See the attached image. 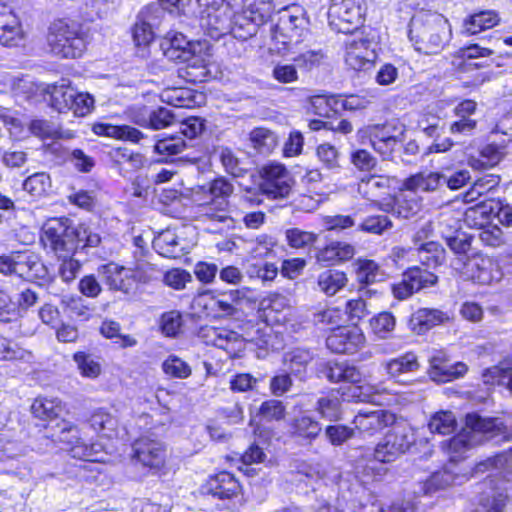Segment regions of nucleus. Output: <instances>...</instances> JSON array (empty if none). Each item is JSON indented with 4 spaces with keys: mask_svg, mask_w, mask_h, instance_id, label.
Listing matches in <instances>:
<instances>
[{
    "mask_svg": "<svg viewBox=\"0 0 512 512\" xmlns=\"http://www.w3.org/2000/svg\"><path fill=\"white\" fill-rule=\"evenodd\" d=\"M41 242L58 258L73 256L78 249L94 248L101 237L84 224L73 225L69 218H52L41 230Z\"/></svg>",
    "mask_w": 512,
    "mask_h": 512,
    "instance_id": "f257e3e1",
    "label": "nucleus"
},
{
    "mask_svg": "<svg viewBox=\"0 0 512 512\" xmlns=\"http://www.w3.org/2000/svg\"><path fill=\"white\" fill-rule=\"evenodd\" d=\"M408 36L417 51L429 55L439 53L450 41L452 32L442 14L422 11L411 18Z\"/></svg>",
    "mask_w": 512,
    "mask_h": 512,
    "instance_id": "f03ea898",
    "label": "nucleus"
},
{
    "mask_svg": "<svg viewBox=\"0 0 512 512\" xmlns=\"http://www.w3.org/2000/svg\"><path fill=\"white\" fill-rule=\"evenodd\" d=\"M505 433L506 427L499 419L483 418L476 413L468 414L465 427L447 442L450 460L456 462L473 446L504 436Z\"/></svg>",
    "mask_w": 512,
    "mask_h": 512,
    "instance_id": "7ed1b4c3",
    "label": "nucleus"
},
{
    "mask_svg": "<svg viewBox=\"0 0 512 512\" xmlns=\"http://www.w3.org/2000/svg\"><path fill=\"white\" fill-rule=\"evenodd\" d=\"M47 44L54 56L76 59L86 50L87 32L83 24L76 20L56 19L48 27Z\"/></svg>",
    "mask_w": 512,
    "mask_h": 512,
    "instance_id": "20e7f679",
    "label": "nucleus"
},
{
    "mask_svg": "<svg viewBox=\"0 0 512 512\" xmlns=\"http://www.w3.org/2000/svg\"><path fill=\"white\" fill-rule=\"evenodd\" d=\"M309 35V19L297 6L283 9L272 29V40L279 53L296 51Z\"/></svg>",
    "mask_w": 512,
    "mask_h": 512,
    "instance_id": "39448f33",
    "label": "nucleus"
},
{
    "mask_svg": "<svg viewBox=\"0 0 512 512\" xmlns=\"http://www.w3.org/2000/svg\"><path fill=\"white\" fill-rule=\"evenodd\" d=\"M271 9V4L265 0H245L242 9L233 12L229 34L242 41L250 39L268 20Z\"/></svg>",
    "mask_w": 512,
    "mask_h": 512,
    "instance_id": "423d86ee",
    "label": "nucleus"
},
{
    "mask_svg": "<svg viewBox=\"0 0 512 512\" xmlns=\"http://www.w3.org/2000/svg\"><path fill=\"white\" fill-rule=\"evenodd\" d=\"M199 7V23L203 31L218 40L229 34L233 10L225 0H196Z\"/></svg>",
    "mask_w": 512,
    "mask_h": 512,
    "instance_id": "0eeeda50",
    "label": "nucleus"
},
{
    "mask_svg": "<svg viewBox=\"0 0 512 512\" xmlns=\"http://www.w3.org/2000/svg\"><path fill=\"white\" fill-rule=\"evenodd\" d=\"M366 10L365 0H332L329 26L337 33H353L363 24Z\"/></svg>",
    "mask_w": 512,
    "mask_h": 512,
    "instance_id": "6e6552de",
    "label": "nucleus"
},
{
    "mask_svg": "<svg viewBox=\"0 0 512 512\" xmlns=\"http://www.w3.org/2000/svg\"><path fill=\"white\" fill-rule=\"evenodd\" d=\"M198 337L204 344L223 349L233 358L238 357L244 349L242 335L228 328L203 326L198 331Z\"/></svg>",
    "mask_w": 512,
    "mask_h": 512,
    "instance_id": "1a4fd4ad",
    "label": "nucleus"
},
{
    "mask_svg": "<svg viewBox=\"0 0 512 512\" xmlns=\"http://www.w3.org/2000/svg\"><path fill=\"white\" fill-rule=\"evenodd\" d=\"M372 41L363 32L352 33L345 42V62L355 71L368 69L376 58Z\"/></svg>",
    "mask_w": 512,
    "mask_h": 512,
    "instance_id": "9d476101",
    "label": "nucleus"
},
{
    "mask_svg": "<svg viewBox=\"0 0 512 512\" xmlns=\"http://www.w3.org/2000/svg\"><path fill=\"white\" fill-rule=\"evenodd\" d=\"M263 182L261 189L264 194L273 199L287 197L293 180L289 171L282 164L270 163L262 169Z\"/></svg>",
    "mask_w": 512,
    "mask_h": 512,
    "instance_id": "9b49d317",
    "label": "nucleus"
},
{
    "mask_svg": "<svg viewBox=\"0 0 512 512\" xmlns=\"http://www.w3.org/2000/svg\"><path fill=\"white\" fill-rule=\"evenodd\" d=\"M437 279V276L432 272L413 267L403 273L399 282L392 285V292L395 298L404 300L421 289L435 285Z\"/></svg>",
    "mask_w": 512,
    "mask_h": 512,
    "instance_id": "f8f14e48",
    "label": "nucleus"
},
{
    "mask_svg": "<svg viewBox=\"0 0 512 512\" xmlns=\"http://www.w3.org/2000/svg\"><path fill=\"white\" fill-rule=\"evenodd\" d=\"M463 274L466 279L482 285L499 282L503 277L498 262L484 256H475L464 262Z\"/></svg>",
    "mask_w": 512,
    "mask_h": 512,
    "instance_id": "ddd939ff",
    "label": "nucleus"
},
{
    "mask_svg": "<svg viewBox=\"0 0 512 512\" xmlns=\"http://www.w3.org/2000/svg\"><path fill=\"white\" fill-rule=\"evenodd\" d=\"M131 457L133 461L143 467L158 471L165 464L166 450L164 445L157 440L140 438L132 445Z\"/></svg>",
    "mask_w": 512,
    "mask_h": 512,
    "instance_id": "4468645a",
    "label": "nucleus"
},
{
    "mask_svg": "<svg viewBox=\"0 0 512 512\" xmlns=\"http://www.w3.org/2000/svg\"><path fill=\"white\" fill-rule=\"evenodd\" d=\"M241 487L236 478L228 472H220L211 477L203 487L207 495L220 500H229L232 502L227 507L235 510L239 507V494Z\"/></svg>",
    "mask_w": 512,
    "mask_h": 512,
    "instance_id": "2eb2a0df",
    "label": "nucleus"
},
{
    "mask_svg": "<svg viewBox=\"0 0 512 512\" xmlns=\"http://www.w3.org/2000/svg\"><path fill=\"white\" fill-rule=\"evenodd\" d=\"M396 416L389 410H360L354 417L355 428L365 436H373L395 423Z\"/></svg>",
    "mask_w": 512,
    "mask_h": 512,
    "instance_id": "dca6fc26",
    "label": "nucleus"
},
{
    "mask_svg": "<svg viewBox=\"0 0 512 512\" xmlns=\"http://www.w3.org/2000/svg\"><path fill=\"white\" fill-rule=\"evenodd\" d=\"M99 278L110 290L129 294L134 287V279L131 268L119 265L115 262L100 265L97 268Z\"/></svg>",
    "mask_w": 512,
    "mask_h": 512,
    "instance_id": "f3484780",
    "label": "nucleus"
},
{
    "mask_svg": "<svg viewBox=\"0 0 512 512\" xmlns=\"http://www.w3.org/2000/svg\"><path fill=\"white\" fill-rule=\"evenodd\" d=\"M365 342V336L357 327H337L326 339V346L334 353H354Z\"/></svg>",
    "mask_w": 512,
    "mask_h": 512,
    "instance_id": "a211bd4d",
    "label": "nucleus"
},
{
    "mask_svg": "<svg viewBox=\"0 0 512 512\" xmlns=\"http://www.w3.org/2000/svg\"><path fill=\"white\" fill-rule=\"evenodd\" d=\"M512 499V484L501 480L484 492L479 499V507L482 512H506V508Z\"/></svg>",
    "mask_w": 512,
    "mask_h": 512,
    "instance_id": "6ab92c4d",
    "label": "nucleus"
},
{
    "mask_svg": "<svg viewBox=\"0 0 512 512\" xmlns=\"http://www.w3.org/2000/svg\"><path fill=\"white\" fill-rule=\"evenodd\" d=\"M23 38L21 24L12 8L0 3V44L17 46Z\"/></svg>",
    "mask_w": 512,
    "mask_h": 512,
    "instance_id": "aec40b11",
    "label": "nucleus"
},
{
    "mask_svg": "<svg viewBox=\"0 0 512 512\" xmlns=\"http://www.w3.org/2000/svg\"><path fill=\"white\" fill-rule=\"evenodd\" d=\"M15 257V275L28 279H44L47 275V269L40 258L32 252H14Z\"/></svg>",
    "mask_w": 512,
    "mask_h": 512,
    "instance_id": "412c9836",
    "label": "nucleus"
},
{
    "mask_svg": "<svg viewBox=\"0 0 512 512\" xmlns=\"http://www.w3.org/2000/svg\"><path fill=\"white\" fill-rule=\"evenodd\" d=\"M163 55L170 61H186L191 58L190 42L182 33L168 32L160 42Z\"/></svg>",
    "mask_w": 512,
    "mask_h": 512,
    "instance_id": "4be33fe9",
    "label": "nucleus"
},
{
    "mask_svg": "<svg viewBox=\"0 0 512 512\" xmlns=\"http://www.w3.org/2000/svg\"><path fill=\"white\" fill-rule=\"evenodd\" d=\"M289 431L292 437L312 443L321 434L322 426L313 417L301 414L291 420Z\"/></svg>",
    "mask_w": 512,
    "mask_h": 512,
    "instance_id": "5701e85b",
    "label": "nucleus"
},
{
    "mask_svg": "<svg viewBox=\"0 0 512 512\" xmlns=\"http://www.w3.org/2000/svg\"><path fill=\"white\" fill-rule=\"evenodd\" d=\"M47 93L50 96V105L59 113H65L71 110L73 106V97L76 96V89L71 87L68 80L62 79L53 85L47 87Z\"/></svg>",
    "mask_w": 512,
    "mask_h": 512,
    "instance_id": "b1692460",
    "label": "nucleus"
},
{
    "mask_svg": "<svg viewBox=\"0 0 512 512\" xmlns=\"http://www.w3.org/2000/svg\"><path fill=\"white\" fill-rule=\"evenodd\" d=\"M448 313L435 308H420L411 318V326L418 334L425 333L436 325L449 321Z\"/></svg>",
    "mask_w": 512,
    "mask_h": 512,
    "instance_id": "393cba45",
    "label": "nucleus"
},
{
    "mask_svg": "<svg viewBox=\"0 0 512 512\" xmlns=\"http://www.w3.org/2000/svg\"><path fill=\"white\" fill-rule=\"evenodd\" d=\"M323 374L330 382L333 383L349 382L352 384H358L362 381V373L359 369L344 362L327 363L323 369Z\"/></svg>",
    "mask_w": 512,
    "mask_h": 512,
    "instance_id": "a878e982",
    "label": "nucleus"
},
{
    "mask_svg": "<svg viewBox=\"0 0 512 512\" xmlns=\"http://www.w3.org/2000/svg\"><path fill=\"white\" fill-rule=\"evenodd\" d=\"M93 132L97 135L130 141L133 143H138L144 137V134L140 130L129 125L97 123L93 126Z\"/></svg>",
    "mask_w": 512,
    "mask_h": 512,
    "instance_id": "bb28decb",
    "label": "nucleus"
},
{
    "mask_svg": "<svg viewBox=\"0 0 512 512\" xmlns=\"http://www.w3.org/2000/svg\"><path fill=\"white\" fill-rule=\"evenodd\" d=\"M229 200H209L199 206L200 216L204 219L227 224L228 227L233 223L230 216Z\"/></svg>",
    "mask_w": 512,
    "mask_h": 512,
    "instance_id": "cd10ccee",
    "label": "nucleus"
},
{
    "mask_svg": "<svg viewBox=\"0 0 512 512\" xmlns=\"http://www.w3.org/2000/svg\"><path fill=\"white\" fill-rule=\"evenodd\" d=\"M442 173L437 172H421L408 177L404 181V187L412 192L423 191L433 192L437 190L442 184Z\"/></svg>",
    "mask_w": 512,
    "mask_h": 512,
    "instance_id": "c85d7f7f",
    "label": "nucleus"
},
{
    "mask_svg": "<svg viewBox=\"0 0 512 512\" xmlns=\"http://www.w3.org/2000/svg\"><path fill=\"white\" fill-rule=\"evenodd\" d=\"M421 208L420 202L415 196L401 195L394 204H385L380 206V210L385 213L392 212L398 218L408 219L416 215Z\"/></svg>",
    "mask_w": 512,
    "mask_h": 512,
    "instance_id": "c756f323",
    "label": "nucleus"
},
{
    "mask_svg": "<svg viewBox=\"0 0 512 512\" xmlns=\"http://www.w3.org/2000/svg\"><path fill=\"white\" fill-rule=\"evenodd\" d=\"M498 15L493 11H482L470 16L464 21L463 34L475 35L482 30L490 29L497 25Z\"/></svg>",
    "mask_w": 512,
    "mask_h": 512,
    "instance_id": "7c9ffc66",
    "label": "nucleus"
},
{
    "mask_svg": "<svg viewBox=\"0 0 512 512\" xmlns=\"http://www.w3.org/2000/svg\"><path fill=\"white\" fill-rule=\"evenodd\" d=\"M109 161L114 166L120 167L128 164L131 169H140L145 163V158L142 154L133 152L126 147H114L106 153Z\"/></svg>",
    "mask_w": 512,
    "mask_h": 512,
    "instance_id": "2f4dec72",
    "label": "nucleus"
},
{
    "mask_svg": "<svg viewBox=\"0 0 512 512\" xmlns=\"http://www.w3.org/2000/svg\"><path fill=\"white\" fill-rule=\"evenodd\" d=\"M385 273L374 260H359L356 268V279L359 284L368 286L385 280Z\"/></svg>",
    "mask_w": 512,
    "mask_h": 512,
    "instance_id": "473e14b6",
    "label": "nucleus"
},
{
    "mask_svg": "<svg viewBox=\"0 0 512 512\" xmlns=\"http://www.w3.org/2000/svg\"><path fill=\"white\" fill-rule=\"evenodd\" d=\"M153 248L166 258H179L182 252L177 235L170 230L161 232L153 240Z\"/></svg>",
    "mask_w": 512,
    "mask_h": 512,
    "instance_id": "72a5a7b5",
    "label": "nucleus"
},
{
    "mask_svg": "<svg viewBox=\"0 0 512 512\" xmlns=\"http://www.w3.org/2000/svg\"><path fill=\"white\" fill-rule=\"evenodd\" d=\"M161 97L174 107L191 108L198 103L194 91L184 87L168 88L162 92Z\"/></svg>",
    "mask_w": 512,
    "mask_h": 512,
    "instance_id": "f704fd0d",
    "label": "nucleus"
},
{
    "mask_svg": "<svg viewBox=\"0 0 512 512\" xmlns=\"http://www.w3.org/2000/svg\"><path fill=\"white\" fill-rule=\"evenodd\" d=\"M318 286L328 296L335 295L347 283L346 274L339 270H325L318 276Z\"/></svg>",
    "mask_w": 512,
    "mask_h": 512,
    "instance_id": "c9c22d12",
    "label": "nucleus"
},
{
    "mask_svg": "<svg viewBox=\"0 0 512 512\" xmlns=\"http://www.w3.org/2000/svg\"><path fill=\"white\" fill-rule=\"evenodd\" d=\"M316 411L328 421H338L342 418L341 399L338 394L330 393L320 397L316 403Z\"/></svg>",
    "mask_w": 512,
    "mask_h": 512,
    "instance_id": "e433bc0d",
    "label": "nucleus"
},
{
    "mask_svg": "<svg viewBox=\"0 0 512 512\" xmlns=\"http://www.w3.org/2000/svg\"><path fill=\"white\" fill-rule=\"evenodd\" d=\"M493 213L492 206L482 201L472 207H469L464 213V222L471 228H477L480 231L488 225L490 215Z\"/></svg>",
    "mask_w": 512,
    "mask_h": 512,
    "instance_id": "4c0bfd02",
    "label": "nucleus"
},
{
    "mask_svg": "<svg viewBox=\"0 0 512 512\" xmlns=\"http://www.w3.org/2000/svg\"><path fill=\"white\" fill-rule=\"evenodd\" d=\"M385 438L391 442H395L396 448H398L404 454L411 448L415 443V433L411 427L405 424H396L391 431H389Z\"/></svg>",
    "mask_w": 512,
    "mask_h": 512,
    "instance_id": "58836bf2",
    "label": "nucleus"
},
{
    "mask_svg": "<svg viewBox=\"0 0 512 512\" xmlns=\"http://www.w3.org/2000/svg\"><path fill=\"white\" fill-rule=\"evenodd\" d=\"M419 368L417 356L408 352L386 363V371L392 377H398L403 373L415 372Z\"/></svg>",
    "mask_w": 512,
    "mask_h": 512,
    "instance_id": "ea45409f",
    "label": "nucleus"
},
{
    "mask_svg": "<svg viewBox=\"0 0 512 512\" xmlns=\"http://www.w3.org/2000/svg\"><path fill=\"white\" fill-rule=\"evenodd\" d=\"M457 426L455 415L451 411H438L434 413L428 423L430 432L447 435Z\"/></svg>",
    "mask_w": 512,
    "mask_h": 512,
    "instance_id": "a19ab883",
    "label": "nucleus"
},
{
    "mask_svg": "<svg viewBox=\"0 0 512 512\" xmlns=\"http://www.w3.org/2000/svg\"><path fill=\"white\" fill-rule=\"evenodd\" d=\"M250 141L253 147L261 154H269L277 146V136L266 128H255L250 133Z\"/></svg>",
    "mask_w": 512,
    "mask_h": 512,
    "instance_id": "79ce46f5",
    "label": "nucleus"
},
{
    "mask_svg": "<svg viewBox=\"0 0 512 512\" xmlns=\"http://www.w3.org/2000/svg\"><path fill=\"white\" fill-rule=\"evenodd\" d=\"M61 411V402L58 399L38 398L31 406L32 414L42 420L57 418Z\"/></svg>",
    "mask_w": 512,
    "mask_h": 512,
    "instance_id": "37998d69",
    "label": "nucleus"
},
{
    "mask_svg": "<svg viewBox=\"0 0 512 512\" xmlns=\"http://www.w3.org/2000/svg\"><path fill=\"white\" fill-rule=\"evenodd\" d=\"M185 62H187V66L181 69V75L185 77L187 81L192 83L206 81L209 70L200 56H195L191 53V58L187 59Z\"/></svg>",
    "mask_w": 512,
    "mask_h": 512,
    "instance_id": "c03bdc74",
    "label": "nucleus"
},
{
    "mask_svg": "<svg viewBox=\"0 0 512 512\" xmlns=\"http://www.w3.org/2000/svg\"><path fill=\"white\" fill-rule=\"evenodd\" d=\"M248 291L247 288H244L221 293L215 300V305L224 315L233 316L237 311L235 305L246 297Z\"/></svg>",
    "mask_w": 512,
    "mask_h": 512,
    "instance_id": "a18cd8bd",
    "label": "nucleus"
},
{
    "mask_svg": "<svg viewBox=\"0 0 512 512\" xmlns=\"http://www.w3.org/2000/svg\"><path fill=\"white\" fill-rule=\"evenodd\" d=\"M370 326L377 337L387 339L395 329L396 319L392 313L384 311L371 318Z\"/></svg>",
    "mask_w": 512,
    "mask_h": 512,
    "instance_id": "49530a36",
    "label": "nucleus"
},
{
    "mask_svg": "<svg viewBox=\"0 0 512 512\" xmlns=\"http://www.w3.org/2000/svg\"><path fill=\"white\" fill-rule=\"evenodd\" d=\"M431 368L435 375L442 376L441 381H451L467 371V366L462 362L451 364L446 360V362L438 363V357H432Z\"/></svg>",
    "mask_w": 512,
    "mask_h": 512,
    "instance_id": "de8ad7c7",
    "label": "nucleus"
},
{
    "mask_svg": "<svg viewBox=\"0 0 512 512\" xmlns=\"http://www.w3.org/2000/svg\"><path fill=\"white\" fill-rule=\"evenodd\" d=\"M51 187L50 176L45 172H37L23 182V190L33 197H41Z\"/></svg>",
    "mask_w": 512,
    "mask_h": 512,
    "instance_id": "09e8293b",
    "label": "nucleus"
},
{
    "mask_svg": "<svg viewBox=\"0 0 512 512\" xmlns=\"http://www.w3.org/2000/svg\"><path fill=\"white\" fill-rule=\"evenodd\" d=\"M479 240L485 245L492 248L500 247L509 240L506 234L499 226L488 224L477 233Z\"/></svg>",
    "mask_w": 512,
    "mask_h": 512,
    "instance_id": "8fccbe9b",
    "label": "nucleus"
},
{
    "mask_svg": "<svg viewBox=\"0 0 512 512\" xmlns=\"http://www.w3.org/2000/svg\"><path fill=\"white\" fill-rule=\"evenodd\" d=\"M392 227L393 223L386 214H376L367 216L358 229L365 233L382 235Z\"/></svg>",
    "mask_w": 512,
    "mask_h": 512,
    "instance_id": "3c124183",
    "label": "nucleus"
},
{
    "mask_svg": "<svg viewBox=\"0 0 512 512\" xmlns=\"http://www.w3.org/2000/svg\"><path fill=\"white\" fill-rule=\"evenodd\" d=\"M404 127L393 123L374 125L369 127L370 141L381 139L382 141L404 138Z\"/></svg>",
    "mask_w": 512,
    "mask_h": 512,
    "instance_id": "603ef678",
    "label": "nucleus"
},
{
    "mask_svg": "<svg viewBox=\"0 0 512 512\" xmlns=\"http://www.w3.org/2000/svg\"><path fill=\"white\" fill-rule=\"evenodd\" d=\"M312 359V353L306 349H295L285 356V362L288 364L291 373L295 375L303 373Z\"/></svg>",
    "mask_w": 512,
    "mask_h": 512,
    "instance_id": "864d4df0",
    "label": "nucleus"
},
{
    "mask_svg": "<svg viewBox=\"0 0 512 512\" xmlns=\"http://www.w3.org/2000/svg\"><path fill=\"white\" fill-rule=\"evenodd\" d=\"M72 457L90 462H104L103 446L100 443H92L87 445L85 442L81 446L72 449Z\"/></svg>",
    "mask_w": 512,
    "mask_h": 512,
    "instance_id": "5fc2aeb1",
    "label": "nucleus"
},
{
    "mask_svg": "<svg viewBox=\"0 0 512 512\" xmlns=\"http://www.w3.org/2000/svg\"><path fill=\"white\" fill-rule=\"evenodd\" d=\"M285 236L289 246L296 249L311 247L318 238L317 234L299 228L287 229Z\"/></svg>",
    "mask_w": 512,
    "mask_h": 512,
    "instance_id": "6e6d98bb",
    "label": "nucleus"
},
{
    "mask_svg": "<svg viewBox=\"0 0 512 512\" xmlns=\"http://www.w3.org/2000/svg\"><path fill=\"white\" fill-rule=\"evenodd\" d=\"M164 373L170 377L185 379L191 375V367L188 363L175 355H170L163 363Z\"/></svg>",
    "mask_w": 512,
    "mask_h": 512,
    "instance_id": "4d7b16f0",
    "label": "nucleus"
},
{
    "mask_svg": "<svg viewBox=\"0 0 512 512\" xmlns=\"http://www.w3.org/2000/svg\"><path fill=\"white\" fill-rule=\"evenodd\" d=\"M326 54L322 49L308 50L300 53L293 60L298 68L305 71H311L314 68H318L324 63Z\"/></svg>",
    "mask_w": 512,
    "mask_h": 512,
    "instance_id": "13d9d810",
    "label": "nucleus"
},
{
    "mask_svg": "<svg viewBox=\"0 0 512 512\" xmlns=\"http://www.w3.org/2000/svg\"><path fill=\"white\" fill-rule=\"evenodd\" d=\"M166 13L160 4L152 3L142 8L137 17L155 30L165 20Z\"/></svg>",
    "mask_w": 512,
    "mask_h": 512,
    "instance_id": "bf43d9fd",
    "label": "nucleus"
},
{
    "mask_svg": "<svg viewBox=\"0 0 512 512\" xmlns=\"http://www.w3.org/2000/svg\"><path fill=\"white\" fill-rule=\"evenodd\" d=\"M203 186L202 189H205ZM234 187L232 183L225 177H217L207 184V192L211 196V200H228L232 195Z\"/></svg>",
    "mask_w": 512,
    "mask_h": 512,
    "instance_id": "052dcab7",
    "label": "nucleus"
},
{
    "mask_svg": "<svg viewBox=\"0 0 512 512\" xmlns=\"http://www.w3.org/2000/svg\"><path fill=\"white\" fill-rule=\"evenodd\" d=\"M89 422L95 431L103 432L105 435H107L106 432L113 431L117 424L115 417L102 408L93 412Z\"/></svg>",
    "mask_w": 512,
    "mask_h": 512,
    "instance_id": "680f3d73",
    "label": "nucleus"
},
{
    "mask_svg": "<svg viewBox=\"0 0 512 512\" xmlns=\"http://www.w3.org/2000/svg\"><path fill=\"white\" fill-rule=\"evenodd\" d=\"M259 415L266 421H280L285 418L286 406L280 400L269 399L260 405Z\"/></svg>",
    "mask_w": 512,
    "mask_h": 512,
    "instance_id": "e2e57ef3",
    "label": "nucleus"
},
{
    "mask_svg": "<svg viewBox=\"0 0 512 512\" xmlns=\"http://www.w3.org/2000/svg\"><path fill=\"white\" fill-rule=\"evenodd\" d=\"M182 327V316L180 312L172 310L162 314L160 328L166 337H176Z\"/></svg>",
    "mask_w": 512,
    "mask_h": 512,
    "instance_id": "0e129e2a",
    "label": "nucleus"
},
{
    "mask_svg": "<svg viewBox=\"0 0 512 512\" xmlns=\"http://www.w3.org/2000/svg\"><path fill=\"white\" fill-rule=\"evenodd\" d=\"M73 358L84 377L96 378L100 375L101 366L91 355L77 352Z\"/></svg>",
    "mask_w": 512,
    "mask_h": 512,
    "instance_id": "69168bd1",
    "label": "nucleus"
},
{
    "mask_svg": "<svg viewBox=\"0 0 512 512\" xmlns=\"http://www.w3.org/2000/svg\"><path fill=\"white\" fill-rule=\"evenodd\" d=\"M325 437L333 446H340L354 436V429L346 425H329L324 431Z\"/></svg>",
    "mask_w": 512,
    "mask_h": 512,
    "instance_id": "338daca9",
    "label": "nucleus"
},
{
    "mask_svg": "<svg viewBox=\"0 0 512 512\" xmlns=\"http://www.w3.org/2000/svg\"><path fill=\"white\" fill-rule=\"evenodd\" d=\"M219 159L227 173L233 177H241L246 172L242 162L234 155L231 149L221 148L219 151Z\"/></svg>",
    "mask_w": 512,
    "mask_h": 512,
    "instance_id": "774afa93",
    "label": "nucleus"
}]
</instances>
